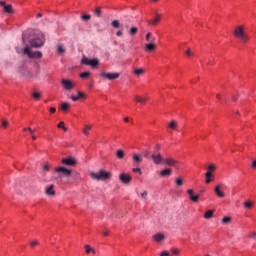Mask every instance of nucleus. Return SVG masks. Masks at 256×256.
Wrapping results in <instances>:
<instances>
[{
    "mask_svg": "<svg viewBox=\"0 0 256 256\" xmlns=\"http://www.w3.org/2000/svg\"><path fill=\"white\" fill-rule=\"evenodd\" d=\"M55 172L58 173L59 177L55 178L58 184L63 183V177H71L73 175V170L72 169H67L65 167H58L55 168Z\"/></svg>",
    "mask_w": 256,
    "mask_h": 256,
    "instance_id": "f257e3e1",
    "label": "nucleus"
},
{
    "mask_svg": "<svg viewBox=\"0 0 256 256\" xmlns=\"http://www.w3.org/2000/svg\"><path fill=\"white\" fill-rule=\"evenodd\" d=\"M90 177L94 179V181H105L111 179V173L105 170H100L99 172H92Z\"/></svg>",
    "mask_w": 256,
    "mask_h": 256,
    "instance_id": "f03ea898",
    "label": "nucleus"
},
{
    "mask_svg": "<svg viewBox=\"0 0 256 256\" xmlns=\"http://www.w3.org/2000/svg\"><path fill=\"white\" fill-rule=\"evenodd\" d=\"M234 37L240 39L242 43H247L249 41V36L245 34V28L243 26H237L234 30Z\"/></svg>",
    "mask_w": 256,
    "mask_h": 256,
    "instance_id": "7ed1b4c3",
    "label": "nucleus"
},
{
    "mask_svg": "<svg viewBox=\"0 0 256 256\" xmlns=\"http://www.w3.org/2000/svg\"><path fill=\"white\" fill-rule=\"evenodd\" d=\"M23 52L24 55H28L29 59H41L43 57V53L41 51H31L29 46H26Z\"/></svg>",
    "mask_w": 256,
    "mask_h": 256,
    "instance_id": "20e7f679",
    "label": "nucleus"
},
{
    "mask_svg": "<svg viewBox=\"0 0 256 256\" xmlns=\"http://www.w3.org/2000/svg\"><path fill=\"white\" fill-rule=\"evenodd\" d=\"M43 45H45V38L43 36L30 40V47H33L34 49H39V47H43Z\"/></svg>",
    "mask_w": 256,
    "mask_h": 256,
    "instance_id": "39448f33",
    "label": "nucleus"
},
{
    "mask_svg": "<svg viewBox=\"0 0 256 256\" xmlns=\"http://www.w3.org/2000/svg\"><path fill=\"white\" fill-rule=\"evenodd\" d=\"M120 76L121 74L119 72H115V73L102 72L100 74V77H102V79H108L109 81H115V79H119Z\"/></svg>",
    "mask_w": 256,
    "mask_h": 256,
    "instance_id": "423d86ee",
    "label": "nucleus"
},
{
    "mask_svg": "<svg viewBox=\"0 0 256 256\" xmlns=\"http://www.w3.org/2000/svg\"><path fill=\"white\" fill-rule=\"evenodd\" d=\"M61 85L66 91H73V89H75V82L69 79L63 78L61 80Z\"/></svg>",
    "mask_w": 256,
    "mask_h": 256,
    "instance_id": "0eeeda50",
    "label": "nucleus"
},
{
    "mask_svg": "<svg viewBox=\"0 0 256 256\" xmlns=\"http://www.w3.org/2000/svg\"><path fill=\"white\" fill-rule=\"evenodd\" d=\"M82 65H90V67H97L99 65V59H89L87 57H83L81 60Z\"/></svg>",
    "mask_w": 256,
    "mask_h": 256,
    "instance_id": "6e6552de",
    "label": "nucleus"
},
{
    "mask_svg": "<svg viewBox=\"0 0 256 256\" xmlns=\"http://www.w3.org/2000/svg\"><path fill=\"white\" fill-rule=\"evenodd\" d=\"M180 164L181 163L178 160L171 157L164 158V165H168V167H174V169H179Z\"/></svg>",
    "mask_w": 256,
    "mask_h": 256,
    "instance_id": "1a4fd4ad",
    "label": "nucleus"
},
{
    "mask_svg": "<svg viewBox=\"0 0 256 256\" xmlns=\"http://www.w3.org/2000/svg\"><path fill=\"white\" fill-rule=\"evenodd\" d=\"M119 181H121V183H123V185H129V183H131V181H133V177L130 176L129 173H121L119 175Z\"/></svg>",
    "mask_w": 256,
    "mask_h": 256,
    "instance_id": "9d476101",
    "label": "nucleus"
},
{
    "mask_svg": "<svg viewBox=\"0 0 256 256\" xmlns=\"http://www.w3.org/2000/svg\"><path fill=\"white\" fill-rule=\"evenodd\" d=\"M151 159L154 165H161V163H165V158H163V155H161V153L152 154Z\"/></svg>",
    "mask_w": 256,
    "mask_h": 256,
    "instance_id": "9b49d317",
    "label": "nucleus"
},
{
    "mask_svg": "<svg viewBox=\"0 0 256 256\" xmlns=\"http://www.w3.org/2000/svg\"><path fill=\"white\" fill-rule=\"evenodd\" d=\"M0 7H3L4 13H8V15L15 13L13 10V5L7 4L5 1H0Z\"/></svg>",
    "mask_w": 256,
    "mask_h": 256,
    "instance_id": "f8f14e48",
    "label": "nucleus"
},
{
    "mask_svg": "<svg viewBox=\"0 0 256 256\" xmlns=\"http://www.w3.org/2000/svg\"><path fill=\"white\" fill-rule=\"evenodd\" d=\"M62 165H67L68 167H75L77 165V160L73 157L64 158L61 160Z\"/></svg>",
    "mask_w": 256,
    "mask_h": 256,
    "instance_id": "ddd939ff",
    "label": "nucleus"
},
{
    "mask_svg": "<svg viewBox=\"0 0 256 256\" xmlns=\"http://www.w3.org/2000/svg\"><path fill=\"white\" fill-rule=\"evenodd\" d=\"M161 17H162V14L156 13L154 18H152L151 20H148L149 25H152V27L159 25L161 21Z\"/></svg>",
    "mask_w": 256,
    "mask_h": 256,
    "instance_id": "4468645a",
    "label": "nucleus"
},
{
    "mask_svg": "<svg viewBox=\"0 0 256 256\" xmlns=\"http://www.w3.org/2000/svg\"><path fill=\"white\" fill-rule=\"evenodd\" d=\"M223 187V184H218L214 188V193L219 197L220 199L225 198V192L221 191V188Z\"/></svg>",
    "mask_w": 256,
    "mask_h": 256,
    "instance_id": "2eb2a0df",
    "label": "nucleus"
},
{
    "mask_svg": "<svg viewBox=\"0 0 256 256\" xmlns=\"http://www.w3.org/2000/svg\"><path fill=\"white\" fill-rule=\"evenodd\" d=\"M173 175V170L171 168H165L160 172L161 177H171Z\"/></svg>",
    "mask_w": 256,
    "mask_h": 256,
    "instance_id": "dca6fc26",
    "label": "nucleus"
},
{
    "mask_svg": "<svg viewBox=\"0 0 256 256\" xmlns=\"http://www.w3.org/2000/svg\"><path fill=\"white\" fill-rule=\"evenodd\" d=\"M134 99L137 103H140V105H146L148 98L147 97H142V96H139V95H135Z\"/></svg>",
    "mask_w": 256,
    "mask_h": 256,
    "instance_id": "f3484780",
    "label": "nucleus"
},
{
    "mask_svg": "<svg viewBox=\"0 0 256 256\" xmlns=\"http://www.w3.org/2000/svg\"><path fill=\"white\" fill-rule=\"evenodd\" d=\"M132 159L136 163V165H140V163H143V156H141V154H133Z\"/></svg>",
    "mask_w": 256,
    "mask_h": 256,
    "instance_id": "a211bd4d",
    "label": "nucleus"
},
{
    "mask_svg": "<svg viewBox=\"0 0 256 256\" xmlns=\"http://www.w3.org/2000/svg\"><path fill=\"white\" fill-rule=\"evenodd\" d=\"M53 189H55V185L51 184L49 188H47L45 191L46 195H48L49 197H55V190Z\"/></svg>",
    "mask_w": 256,
    "mask_h": 256,
    "instance_id": "6ab92c4d",
    "label": "nucleus"
},
{
    "mask_svg": "<svg viewBox=\"0 0 256 256\" xmlns=\"http://www.w3.org/2000/svg\"><path fill=\"white\" fill-rule=\"evenodd\" d=\"M157 49V45L153 42L145 45V51H155Z\"/></svg>",
    "mask_w": 256,
    "mask_h": 256,
    "instance_id": "aec40b11",
    "label": "nucleus"
},
{
    "mask_svg": "<svg viewBox=\"0 0 256 256\" xmlns=\"http://www.w3.org/2000/svg\"><path fill=\"white\" fill-rule=\"evenodd\" d=\"M154 241H157V243H161L165 239V235L158 233L153 236Z\"/></svg>",
    "mask_w": 256,
    "mask_h": 256,
    "instance_id": "412c9836",
    "label": "nucleus"
},
{
    "mask_svg": "<svg viewBox=\"0 0 256 256\" xmlns=\"http://www.w3.org/2000/svg\"><path fill=\"white\" fill-rule=\"evenodd\" d=\"M255 207V202L247 200L244 202V209H253Z\"/></svg>",
    "mask_w": 256,
    "mask_h": 256,
    "instance_id": "4be33fe9",
    "label": "nucleus"
},
{
    "mask_svg": "<svg viewBox=\"0 0 256 256\" xmlns=\"http://www.w3.org/2000/svg\"><path fill=\"white\" fill-rule=\"evenodd\" d=\"M23 131H28L30 133L31 138L33 139V141L37 140V136L35 135V130H32L31 127L24 128Z\"/></svg>",
    "mask_w": 256,
    "mask_h": 256,
    "instance_id": "5701e85b",
    "label": "nucleus"
},
{
    "mask_svg": "<svg viewBox=\"0 0 256 256\" xmlns=\"http://www.w3.org/2000/svg\"><path fill=\"white\" fill-rule=\"evenodd\" d=\"M117 159H124L125 158V151L122 149L117 150L116 152Z\"/></svg>",
    "mask_w": 256,
    "mask_h": 256,
    "instance_id": "b1692460",
    "label": "nucleus"
},
{
    "mask_svg": "<svg viewBox=\"0 0 256 256\" xmlns=\"http://www.w3.org/2000/svg\"><path fill=\"white\" fill-rule=\"evenodd\" d=\"M145 73V69L143 68H138L134 70V75H136V77H141V75H143Z\"/></svg>",
    "mask_w": 256,
    "mask_h": 256,
    "instance_id": "393cba45",
    "label": "nucleus"
},
{
    "mask_svg": "<svg viewBox=\"0 0 256 256\" xmlns=\"http://www.w3.org/2000/svg\"><path fill=\"white\" fill-rule=\"evenodd\" d=\"M57 51L60 55H63V53H65L66 49H65V46L63 44H59L57 46Z\"/></svg>",
    "mask_w": 256,
    "mask_h": 256,
    "instance_id": "a878e982",
    "label": "nucleus"
},
{
    "mask_svg": "<svg viewBox=\"0 0 256 256\" xmlns=\"http://www.w3.org/2000/svg\"><path fill=\"white\" fill-rule=\"evenodd\" d=\"M213 213H214L213 210H208V211L205 212V214H204V219H212Z\"/></svg>",
    "mask_w": 256,
    "mask_h": 256,
    "instance_id": "bb28decb",
    "label": "nucleus"
},
{
    "mask_svg": "<svg viewBox=\"0 0 256 256\" xmlns=\"http://www.w3.org/2000/svg\"><path fill=\"white\" fill-rule=\"evenodd\" d=\"M89 77H91V72L89 71H86L80 74L81 79H89Z\"/></svg>",
    "mask_w": 256,
    "mask_h": 256,
    "instance_id": "cd10ccee",
    "label": "nucleus"
},
{
    "mask_svg": "<svg viewBox=\"0 0 256 256\" xmlns=\"http://www.w3.org/2000/svg\"><path fill=\"white\" fill-rule=\"evenodd\" d=\"M70 107H71V105L67 102L62 103V105H61L62 111H69Z\"/></svg>",
    "mask_w": 256,
    "mask_h": 256,
    "instance_id": "c85d7f7f",
    "label": "nucleus"
},
{
    "mask_svg": "<svg viewBox=\"0 0 256 256\" xmlns=\"http://www.w3.org/2000/svg\"><path fill=\"white\" fill-rule=\"evenodd\" d=\"M111 25L114 27V29H119V27H121V23H119L118 20H113Z\"/></svg>",
    "mask_w": 256,
    "mask_h": 256,
    "instance_id": "c756f323",
    "label": "nucleus"
},
{
    "mask_svg": "<svg viewBox=\"0 0 256 256\" xmlns=\"http://www.w3.org/2000/svg\"><path fill=\"white\" fill-rule=\"evenodd\" d=\"M177 121H175V120H172L171 122H170V124H169V127H170V129H173V131H175V129H177Z\"/></svg>",
    "mask_w": 256,
    "mask_h": 256,
    "instance_id": "7c9ffc66",
    "label": "nucleus"
},
{
    "mask_svg": "<svg viewBox=\"0 0 256 256\" xmlns=\"http://www.w3.org/2000/svg\"><path fill=\"white\" fill-rule=\"evenodd\" d=\"M137 31H138L137 27H132V28H130L128 33H129V35H131V37H134V35L137 33Z\"/></svg>",
    "mask_w": 256,
    "mask_h": 256,
    "instance_id": "2f4dec72",
    "label": "nucleus"
},
{
    "mask_svg": "<svg viewBox=\"0 0 256 256\" xmlns=\"http://www.w3.org/2000/svg\"><path fill=\"white\" fill-rule=\"evenodd\" d=\"M89 131H91V125H85L83 129V133L85 135H89Z\"/></svg>",
    "mask_w": 256,
    "mask_h": 256,
    "instance_id": "473e14b6",
    "label": "nucleus"
},
{
    "mask_svg": "<svg viewBox=\"0 0 256 256\" xmlns=\"http://www.w3.org/2000/svg\"><path fill=\"white\" fill-rule=\"evenodd\" d=\"M175 183L177 187H183V178H176Z\"/></svg>",
    "mask_w": 256,
    "mask_h": 256,
    "instance_id": "72a5a7b5",
    "label": "nucleus"
},
{
    "mask_svg": "<svg viewBox=\"0 0 256 256\" xmlns=\"http://www.w3.org/2000/svg\"><path fill=\"white\" fill-rule=\"evenodd\" d=\"M222 223H223L224 225H229V223H231V217H224V218L222 219Z\"/></svg>",
    "mask_w": 256,
    "mask_h": 256,
    "instance_id": "f704fd0d",
    "label": "nucleus"
},
{
    "mask_svg": "<svg viewBox=\"0 0 256 256\" xmlns=\"http://www.w3.org/2000/svg\"><path fill=\"white\" fill-rule=\"evenodd\" d=\"M85 249H86V253H93V254H95V249L91 248V246L86 245Z\"/></svg>",
    "mask_w": 256,
    "mask_h": 256,
    "instance_id": "c9c22d12",
    "label": "nucleus"
},
{
    "mask_svg": "<svg viewBox=\"0 0 256 256\" xmlns=\"http://www.w3.org/2000/svg\"><path fill=\"white\" fill-rule=\"evenodd\" d=\"M58 129H63V131H67V127H65V122H60L57 125Z\"/></svg>",
    "mask_w": 256,
    "mask_h": 256,
    "instance_id": "e433bc0d",
    "label": "nucleus"
},
{
    "mask_svg": "<svg viewBox=\"0 0 256 256\" xmlns=\"http://www.w3.org/2000/svg\"><path fill=\"white\" fill-rule=\"evenodd\" d=\"M91 19V15L89 14H84L81 16L82 21H89Z\"/></svg>",
    "mask_w": 256,
    "mask_h": 256,
    "instance_id": "4c0bfd02",
    "label": "nucleus"
},
{
    "mask_svg": "<svg viewBox=\"0 0 256 256\" xmlns=\"http://www.w3.org/2000/svg\"><path fill=\"white\" fill-rule=\"evenodd\" d=\"M32 97H34L36 100H37V99H41V92H34V93L32 94Z\"/></svg>",
    "mask_w": 256,
    "mask_h": 256,
    "instance_id": "58836bf2",
    "label": "nucleus"
},
{
    "mask_svg": "<svg viewBox=\"0 0 256 256\" xmlns=\"http://www.w3.org/2000/svg\"><path fill=\"white\" fill-rule=\"evenodd\" d=\"M101 8H99V7H97L96 9H95V15H96V17H101Z\"/></svg>",
    "mask_w": 256,
    "mask_h": 256,
    "instance_id": "ea45409f",
    "label": "nucleus"
},
{
    "mask_svg": "<svg viewBox=\"0 0 256 256\" xmlns=\"http://www.w3.org/2000/svg\"><path fill=\"white\" fill-rule=\"evenodd\" d=\"M190 200H192L193 203H197L199 201V195H194Z\"/></svg>",
    "mask_w": 256,
    "mask_h": 256,
    "instance_id": "a19ab883",
    "label": "nucleus"
},
{
    "mask_svg": "<svg viewBox=\"0 0 256 256\" xmlns=\"http://www.w3.org/2000/svg\"><path fill=\"white\" fill-rule=\"evenodd\" d=\"M132 171H133V173H139L140 175H143L141 168H133Z\"/></svg>",
    "mask_w": 256,
    "mask_h": 256,
    "instance_id": "79ce46f5",
    "label": "nucleus"
},
{
    "mask_svg": "<svg viewBox=\"0 0 256 256\" xmlns=\"http://www.w3.org/2000/svg\"><path fill=\"white\" fill-rule=\"evenodd\" d=\"M208 169H209V171L213 172V171H215L217 169V167L215 165H213V164H210L208 166Z\"/></svg>",
    "mask_w": 256,
    "mask_h": 256,
    "instance_id": "37998d69",
    "label": "nucleus"
},
{
    "mask_svg": "<svg viewBox=\"0 0 256 256\" xmlns=\"http://www.w3.org/2000/svg\"><path fill=\"white\" fill-rule=\"evenodd\" d=\"M37 245H39V241H37V240H34V241H32V242L30 243V246H31V247H37Z\"/></svg>",
    "mask_w": 256,
    "mask_h": 256,
    "instance_id": "c03bdc74",
    "label": "nucleus"
},
{
    "mask_svg": "<svg viewBox=\"0 0 256 256\" xmlns=\"http://www.w3.org/2000/svg\"><path fill=\"white\" fill-rule=\"evenodd\" d=\"M248 237H249L250 239H256V233H255V232H250L249 235H248Z\"/></svg>",
    "mask_w": 256,
    "mask_h": 256,
    "instance_id": "a18cd8bd",
    "label": "nucleus"
},
{
    "mask_svg": "<svg viewBox=\"0 0 256 256\" xmlns=\"http://www.w3.org/2000/svg\"><path fill=\"white\" fill-rule=\"evenodd\" d=\"M212 173H213V172H211V170H208V171L206 172V174H205V177H206V178H211V177L213 176Z\"/></svg>",
    "mask_w": 256,
    "mask_h": 256,
    "instance_id": "49530a36",
    "label": "nucleus"
},
{
    "mask_svg": "<svg viewBox=\"0 0 256 256\" xmlns=\"http://www.w3.org/2000/svg\"><path fill=\"white\" fill-rule=\"evenodd\" d=\"M147 191H144L142 194H141V198L144 199V200H147Z\"/></svg>",
    "mask_w": 256,
    "mask_h": 256,
    "instance_id": "de8ad7c7",
    "label": "nucleus"
},
{
    "mask_svg": "<svg viewBox=\"0 0 256 256\" xmlns=\"http://www.w3.org/2000/svg\"><path fill=\"white\" fill-rule=\"evenodd\" d=\"M187 193H188L190 199H191V197H194V196H195V195H193V189H188V190H187Z\"/></svg>",
    "mask_w": 256,
    "mask_h": 256,
    "instance_id": "09e8293b",
    "label": "nucleus"
},
{
    "mask_svg": "<svg viewBox=\"0 0 256 256\" xmlns=\"http://www.w3.org/2000/svg\"><path fill=\"white\" fill-rule=\"evenodd\" d=\"M187 193H188L190 199H191V197H194V196H195V195H193V189H188V190H187Z\"/></svg>",
    "mask_w": 256,
    "mask_h": 256,
    "instance_id": "8fccbe9b",
    "label": "nucleus"
},
{
    "mask_svg": "<svg viewBox=\"0 0 256 256\" xmlns=\"http://www.w3.org/2000/svg\"><path fill=\"white\" fill-rule=\"evenodd\" d=\"M78 99H85V94L83 92H78Z\"/></svg>",
    "mask_w": 256,
    "mask_h": 256,
    "instance_id": "3c124183",
    "label": "nucleus"
},
{
    "mask_svg": "<svg viewBox=\"0 0 256 256\" xmlns=\"http://www.w3.org/2000/svg\"><path fill=\"white\" fill-rule=\"evenodd\" d=\"M9 126V122L6 120L2 121V127L7 128Z\"/></svg>",
    "mask_w": 256,
    "mask_h": 256,
    "instance_id": "603ef678",
    "label": "nucleus"
},
{
    "mask_svg": "<svg viewBox=\"0 0 256 256\" xmlns=\"http://www.w3.org/2000/svg\"><path fill=\"white\" fill-rule=\"evenodd\" d=\"M171 251L173 255H179V250H177L176 248H173Z\"/></svg>",
    "mask_w": 256,
    "mask_h": 256,
    "instance_id": "864d4df0",
    "label": "nucleus"
},
{
    "mask_svg": "<svg viewBox=\"0 0 256 256\" xmlns=\"http://www.w3.org/2000/svg\"><path fill=\"white\" fill-rule=\"evenodd\" d=\"M186 55H188V57H191V55H193V52H191L190 48L186 50Z\"/></svg>",
    "mask_w": 256,
    "mask_h": 256,
    "instance_id": "5fc2aeb1",
    "label": "nucleus"
},
{
    "mask_svg": "<svg viewBox=\"0 0 256 256\" xmlns=\"http://www.w3.org/2000/svg\"><path fill=\"white\" fill-rule=\"evenodd\" d=\"M71 99H72V101H74V102L79 101V96H74V95H72V96H71Z\"/></svg>",
    "mask_w": 256,
    "mask_h": 256,
    "instance_id": "6e6d98bb",
    "label": "nucleus"
},
{
    "mask_svg": "<svg viewBox=\"0 0 256 256\" xmlns=\"http://www.w3.org/2000/svg\"><path fill=\"white\" fill-rule=\"evenodd\" d=\"M160 256H169V251L165 250L163 251Z\"/></svg>",
    "mask_w": 256,
    "mask_h": 256,
    "instance_id": "4d7b16f0",
    "label": "nucleus"
},
{
    "mask_svg": "<svg viewBox=\"0 0 256 256\" xmlns=\"http://www.w3.org/2000/svg\"><path fill=\"white\" fill-rule=\"evenodd\" d=\"M150 39H151V32H148L146 34V41H150Z\"/></svg>",
    "mask_w": 256,
    "mask_h": 256,
    "instance_id": "13d9d810",
    "label": "nucleus"
},
{
    "mask_svg": "<svg viewBox=\"0 0 256 256\" xmlns=\"http://www.w3.org/2000/svg\"><path fill=\"white\" fill-rule=\"evenodd\" d=\"M50 165L49 164H46L44 167H43V169H44V171H49V169H50Z\"/></svg>",
    "mask_w": 256,
    "mask_h": 256,
    "instance_id": "bf43d9fd",
    "label": "nucleus"
},
{
    "mask_svg": "<svg viewBox=\"0 0 256 256\" xmlns=\"http://www.w3.org/2000/svg\"><path fill=\"white\" fill-rule=\"evenodd\" d=\"M57 111V108L56 107H51L50 108V113H56Z\"/></svg>",
    "mask_w": 256,
    "mask_h": 256,
    "instance_id": "052dcab7",
    "label": "nucleus"
},
{
    "mask_svg": "<svg viewBox=\"0 0 256 256\" xmlns=\"http://www.w3.org/2000/svg\"><path fill=\"white\" fill-rule=\"evenodd\" d=\"M117 37H121L123 35V31L119 30L116 32Z\"/></svg>",
    "mask_w": 256,
    "mask_h": 256,
    "instance_id": "680f3d73",
    "label": "nucleus"
},
{
    "mask_svg": "<svg viewBox=\"0 0 256 256\" xmlns=\"http://www.w3.org/2000/svg\"><path fill=\"white\" fill-rule=\"evenodd\" d=\"M251 167H252V169H256V159L252 162Z\"/></svg>",
    "mask_w": 256,
    "mask_h": 256,
    "instance_id": "e2e57ef3",
    "label": "nucleus"
},
{
    "mask_svg": "<svg viewBox=\"0 0 256 256\" xmlns=\"http://www.w3.org/2000/svg\"><path fill=\"white\" fill-rule=\"evenodd\" d=\"M144 157H149V151H148V150H146V151L144 152Z\"/></svg>",
    "mask_w": 256,
    "mask_h": 256,
    "instance_id": "0e129e2a",
    "label": "nucleus"
},
{
    "mask_svg": "<svg viewBox=\"0 0 256 256\" xmlns=\"http://www.w3.org/2000/svg\"><path fill=\"white\" fill-rule=\"evenodd\" d=\"M104 237H107L109 235V231H106L103 233Z\"/></svg>",
    "mask_w": 256,
    "mask_h": 256,
    "instance_id": "69168bd1",
    "label": "nucleus"
},
{
    "mask_svg": "<svg viewBox=\"0 0 256 256\" xmlns=\"http://www.w3.org/2000/svg\"><path fill=\"white\" fill-rule=\"evenodd\" d=\"M206 183H207V184L211 183V178H207V179H206Z\"/></svg>",
    "mask_w": 256,
    "mask_h": 256,
    "instance_id": "338daca9",
    "label": "nucleus"
},
{
    "mask_svg": "<svg viewBox=\"0 0 256 256\" xmlns=\"http://www.w3.org/2000/svg\"><path fill=\"white\" fill-rule=\"evenodd\" d=\"M217 100L221 101V95L217 94Z\"/></svg>",
    "mask_w": 256,
    "mask_h": 256,
    "instance_id": "774afa93",
    "label": "nucleus"
}]
</instances>
